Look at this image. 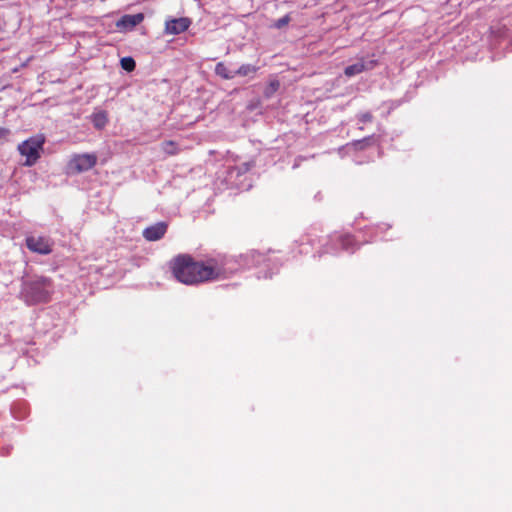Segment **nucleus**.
<instances>
[{
    "mask_svg": "<svg viewBox=\"0 0 512 512\" xmlns=\"http://www.w3.org/2000/svg\"><path fill=\"white\" fill-rule=\"evenodd\" d=\"M97 163V156L93 153L73 155L67 168L70 173H82L92 169Z\"/></svg>",
    "mask_w": 512,
    "mask_h": 512,
    "instance_id": "obj_4",
    "label": "nucleus"
},
{
    "mask_svg": "<svg viewBox=\"0 0 512 512\" xmlns=\"http://www.w3.org/2000/svg\"><path fill=\"white\" fill-rule=\"evenodd\" d=\"M167 224L165 222H158L144 229L143 237L147 241H158L165 235L167 231Z\"/></svg>",
    "mask_w": 512,
    "mask_h": 512,
    "instance_id": "obj_8",
    "label": "nucleus"
},
{
    "mask_svg": "<svg viewBox=\"0 0 512 512\" xmlns=\"http://www.w3.org/2000/svg\"><path fill=\"white\" fill-rule=\"evenodd\" d=\"M376 64L377 62L375 60H371L369 61L368 65H366L363 59H361L360 62L347 66L344 70V74L347 77H352L362 73L365 70L372 69Z\"/></svg>",
    "mask_w": 512,
    "mask_h": 512,
    "instance_id": "obj_9",
    "label": "nucleus"
},
{
    "mask_svg": "<svg viewBox=\"0 0 512 512\" xmlns=\"http://www.w3.org/2000/svg\"><path fill=\"white\" fill-rule=\"evenodd\" d=\"M92 123L96 129H103L108 123L107 113L100 111L92 115Z\"/></svg>",
    "mask_w": 512,
    "mask_h": 512,
    "instance_id": "obj_11",
    "label": "nucleus"
},
{
    "mask_svg": "<svg viewBox=\"0 0 512 512\" xmlns=\"http://www.w3.org/2000/svg\"><path fill=\"white\" fill-rule=\"evenodd\" d=\"M215 73L226 80L232 79L234 77V73H232L223 62L216 64Z\"/></svg>",
    "mask_w": 512,
    "mask_h": 512,
    "instance_id": "obj_12",
    "label": "nucleus"
},
{
    "mask_svg": "<svg viewBox=\"0 0 512 512\" xmlns=\"http://www.w3.org/2000/svg\"><path fill=\"white\" fill-rule=\"evenodd\" d=\"M120 63L121 67L127 72L133 71L136 67L135 60L132 57H124L121 59Z\"/></svg>",
    "mask_w": 512,
    "mask_h": 512,
    "instance_id": "obj_15",
    "label": "nucleus"
},
{
    "mask_svg": "<svg viewBox=\"0 0 512 512\" xmlns=\"http://www.w3.org/2000/svg\"><path fill=\"white\" fill-rule=\"evenodd\" d=\"M45 137L42 134L30 137L18 145V151L26 157L25 166H33L41 157Z\"/></svg>",
    "mask_w": 512,
    "mask_h": 512,
    "instance_id": "obj_3",
    "label": "nucleus"
},
{
    "mask_svg": "<svg viewBox=\"0 0 512 512\" xmlns=\"http://www.w3.org/2000/svg\"><path fill=\"white\" fill-rule=\"evenodd\" d=\"M342 247L348 249L353 244V237L350 235H344L340 238Z\"/></svg>",
    "mask_w": 512,
    "mask_h": 512,
    "instance_id": "obj_17",
    "label": "nucleus"
},
{
    "mask_svg": "<svg viewBox=\"0 0 512 512\" xmlns=\"http://www.w3.org/2000/svg\"><path fill=\"white\" fill-rule=\"evenodd\" d=\"M27 248L35 253L47 255L52 251V242L49 238L43 236H29L26 238Z\"/></svg>",
    "mask_w": 512,
    "mask_h": 512,
    "instance_id": "obj_5",
    "label": "nucleus"
},
{
    "mask_svg": "<svg viewBox=\"0 0 512 512\" xmlns=\"http://www.w3.org/2000/svg\"><path fill=\"white\" fill-rule=\"evenodd\" d=\"M373 119L372 115L369 112L363 113L360 115L359 120L363 123L371 122Z\"/></svg>",
    "mask_w": 512,
    "mask_h": 512,
    "instance_id": "obj_18",
    "label": "nucleus"
},
{
    "mask_svg": "<svg viewBox=\"0 0 512 512\" xmlns=\"http://www.w3.org/2000/svg\"><path fill=\"white\" fill-rule=\"evenodd\" d=\"M161 150L167 156H175L180 152V148L175 141L167 140L161 143Z\"/></svg>",
    "mask_w": 512,
    "mask_h": 512,
    "instance_id": "obj_10",
    "label": "nucleus"
},
{
    "mask_svg": "<svg viewBox=\"0 0 512 512\" xmlns=\"http://www.w3.org/2000/svg\"><path fill=\"white\" fill-rule=\"evenodd\" d=\"M374 141V137L373 136H369V137H366V138H363L361 140H355L351 143V146L356 149V150H363L365 149L366 147L372 145Z\"/></svg>",
    "mask_w": 512,
    "mask_h": 512,
    "instance_id": "obj_13",
    "label": "nucleus"
},
{
    "mask_svg": "<svg viewBox=\"0 0 512 512\" xmlns=\"http://www.w3.org/2000/svg\"><path fill=\"white\" fill-rule=\"evenodd\" d=\"M257 71H258V68L256 66L251 65V64H244L239 67V69L234 73V76L235 75L248 76L251 74H255Z\"/></svg>",
    "mask_w": 512,
    "mask_h": 512,
    "instance_id": "obj_14",
    "label": "nucleus"
},
{
    "mask_svg": "<svg viewBox=\"0 0 512 512\" xmlns=\"http://www.w3.org/2000/svg\"><path fill=\"white\" fill-rule=\"evenodd\" d=\"M174 277L186 285H197L226 278V270L222 261L207 258L196 261L189 254H179L170 264Z\"/></svg>",
    "mask_w": 512,
    "mask_h": 512,
    "instance_id": "obj_1",
    "label": "nucleus"
},
{
    "mask_svg": "<svg viewBox=\"0 0 512 512\" xmlns=\"http://www.w3.org/2000/svg\"><path fill=\"white\" fill-rule=\"evenodd\" d=\"M290 21H291L290 15L286 14L282 18H279L278 20H276L273 26L277 29H281V28L287 26Z\"/></svg>",
    "mask_w": 512,
    "mask_h": 512,
    "instance_id": "obj_16",
    "label": "nucleus"
},
{
    "mask_svg": "<svg viewBox=\"0 0 512 512\" xmlns=\"http://www.w3.org/2000/svg\"><path fill=\"white\" fill-rule=\"evenodd\" d=\"M190 24V19L186 17L170 19L165 23V33L178 35L185 32L189 28Z\"/></svg>",
    "mask_w": 512,
    "mask_h": 512,
    "instance_id": "obj_6",
    "label": "nucleus"
},
{
    "mask_svg": "<svg viewBox=\"0 0 512 512\" xmlns=\"http://www.w3.org/2000/svg\"><path fill=\"white\" fill-rule=\"evenodd\" d=\"M10 135L8 128L0 127V140H5Z\"/></svg>",
    "mask_w": 512,
    "mask_h": 512,
    "instance_id": "obj_19",
    "label": "nucleus"
},
{
    "mask_svg": "<svg viewBox=\"0 0 512 512\" xmlns=\"http://www.w3.org/2000/svg\"><path fill=\"white\" fill-rule=\"evenodd\" d=\"M144 20V15L142 13L137 14H126L123 15L117 22L116 27L122 30H132L137 25H139Z\"/></svg>",
    "mask_w": 512,
    "mask_h": 512,
    "instance_id": "obj_7",
    "label": "nucleus"
},
{
    "mask_svg": "<svg viewBox=\"0 0 512 512\" xmlns=\"http://www.w3.org/2000/svg\"><path fill=\"white\" fill-rule=\"evenodd\" d=\"M53 293L52 280L46 277H37L23 283L21 294L26 303L30 305L50 301Z\"/></svg>",
    "mask_w": 512,
    "mask_h": 512,
    "instance_id": "obj_2",
    "label": "nucleus"
},
{
    "mask_svg": "<svg viewBox=\"0 0 512 512\" xmlns=\"http://www.w3.org/2000/svg\"><path fill=\"white\" fill-rule=\"evenodd\" d=\"M279 86H280V84H279V82H278V81H276V80H275V81H271V82H270V84H269V87H270V89H271V91H272V92L277 91V90H278V88H279Z\"/></svg>",
    "mask_w": 512,
    "mask_h": 512,
    "instance_id": "obj_20",
    "label": "nucleus"
}]
</instances>
